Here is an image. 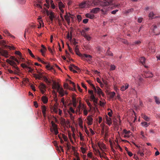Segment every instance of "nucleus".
<instances>
[{"label":"nucleus","mask_w":160,"mask_h":160,"mask_svg":"<svg viewBox=\"0 0 160 160\" xmlns=\"http://www.w3.org/2000/svg\"><path fill=\"white\" fill-rule=\"evenodd\" d=\"M102 1L98 0H94L92 2L88 1H86L79 4L80 8H88L90 5L92 6H106L112 4L113 0H103Z\"/></svg>","instance_id":"f257e3e1"},{"label":"nucleus","mask_w":160,"mask_h":160,"mask_svg":"<svg viewBox=\"0 0 160 160\" xmlns=\"http://www.w3.org/2000/svg\"><path fill=\"white\" fill-rule=\"evenodd\" d=\"M6 62L12 66L13 68L15 69L14 71L10 69H8V71L10 73L14 74L19 75L20 70L19 68L17 67V65L15 62L13 61L10 60L9 59H7L6 60Z\"/></svg>","instance_id":"f03ea898"},{"label":"nucleus","mask_w":160,"mask_h":160,"mask_svg":"<svg viewBox=\"0 0 160 160\" xmlns=\"http://www.w3.org/2000/svg\"><path fill=\"white\" fill-rule=\"evenodd\" d=\"M34 77L40 80H43L48 84H50L52 82L51 80H48L46 76H42L41 75L35 74L34 75Z\"/></svg>","instance_id":"7ed1b4c3"},{"label":"nucleus","mask_w":160,"mask_h":160,"mask_svg":"<svg viewBox=\"0 0 160 160\" xmlns=\"http://www.w3.org/2000/svg\"><path fill=\"white\" fill-rule=\"evenodd\" d=\"M57 90L61 97H62L65 94H68V93L66 91H65L62 88L59 86H58V88Z\"/></svg>","instance_id":"20e7f679"},{"label":"nucleus","mask_w":160,"mask_h":160,"mask_svg":"<svg viewBox=\"0 0 160 160\" xmlns=\"http://www.w3.org/2000/svg\"><path fill=\"white\" fill-rule=\"evenodd\" d=\"M51 124L53 128V130H51V131H52V130H53L54 131L55 134V135H57L58 133V130L57 125L53 121L51 122Z\"/></svg>","instance_id":"39448f33"},{"label":"nucleus","mask_w":160,"mask_h":160,"mask_svg":"<svg viewBox=\"0 0 160 160\" xmlns=\"http://www.w3.org/2000/svg\"><path fill=\"white\" fill-rule=\"evenodd\" d=\"M39 88L42 93V94H44L45 92V91H46V88L45 85L42 83H41L39 86Z\"/></svg>","instance_id":"423d86ee"},{"label":"nucleus","mask_w":160,"mask_h":160,"mask_svg":"<svg viewBox=\"0 0 160 160\" xmlns=\"http://www.w3.org/2000/svg\"><path fill=\"white\" fill-rule=\"evenodd\" d=\"M0 54L6 58H8L9 56L8 52L5 50H2L0 51Z\"/></svg>","instance_id":"0eeeda50"},{"label":"nucleus","mask_w":160,"mask_h":160,"mask_svg":"<svg viewBox=\"0 0 160 160\" xmlns=\"http://www.w3.org/2000/svg\"><path fill=\"white\" fill-rule=\"evenodd\" d=\"M81 33L82 35L88 41L90 40L91 38L89 36L87 35L85 32V30H82L81 32Z\"/></svg>","instance_id":"6e6552de"},{"label":"nucleus","mask_w":160,"mask_h":160,"mask_svg":"<svg viewBox=\"0 0 160 160\" xmlns=\"http://www.w3.org/2000/svg\"><path fill=\"white\" fill-rule=\"evenodd\" d=\"M42 111L43 115L45 118L46 117V112L47 111V108L45 105H43L42 107Z\"/></svg>","instance_id":"1a4fd4ad"},{"label":"nucleus","mask_w":160,"mask_h":160,"mask_svg":"<svg viewBox=\"0 0 160 160\" xmlns=\"http://www.w3.org/2000/svg\"><path fill=\"white\" fill-rule=\"evenodd\" d=\"M53 84L52 85V88L53 89H56L57 90L58 88V86H59L60 87V85L58 83H57L55 81H53Z\"/></svg>","instance_id":"9d476101"},{"label":"nucleus","mask_w":160,"mask_h":160,"mask_svg":"<svg viewBox=\"0 0 160 160\" xmlns=\"http://www.w3.org/2000/svg\"><path fill=\"white\" fill-rule=\"evenodd\" d=\"M82 58H88V60L89 61H91L92 60V56L89 55H88L87 54H84L83 55H82L81 56Z\"/></svg>","instance_id":"9b49d317"},{"label":"nucleus","mask_w":160,"mask_h":160,"mask_svg":"<svg viewBox=\"0 0 160 160\" xmlns=\"http://www.w3.org/2000/svg\"><path fill=\"white\" fill-rule=\"evenodd\" d=\"M97 93L100 96L101 95H102V96H104V93L102 92L101 89L99 87H97Z\"/></svg>","instance_id":"f8f14e48"},{"label":"nucleus","mask_w":160,"mask_h":160,"mask_svg":"<svg viewBox=\"0 0 160 160\" xmlns=\"http://www.w3.org/2000/svg\"><path fill=\"white\" fill-rule=\"evenodd\" d=\"M160 25V23H158L157 24V26L156 25H152L151 27V29L152 30V32H153L154 33H155V30L156 29V28H157V27H159V25Z\"/></svg>","instance_id":"ddd939ff"},{"label":"nucleus","mask_w":160,"mask_h":160,"mask_svg":"<svg viewBox=\"0 0 160 160\" xmlns=\"http://www.w3.org/2000/svg\"><path fill=\"white\" fill-rule=\"evenodd\" d=\"M74 51L76 54L77 55L79 56H81L82 54L80 53V52L79 51V49L78 48V45H76V46H75L74 48Z\"/></svg>","instance_id":"4468645a"},{"label":"nucleus","mask_w":160,"mask_h":160,"mask_svg":"<svg viewBox=\"0 0 160 160\" xmlns=\"http://www.w3.org/2000/svg\"><path fill=\"white\" fill-rule=\"evenodd\" d=\"M105 118L107 121V123L109 126H110L112 123L111 118L108 117L107 116H106Z\"/></svg>","instance_id":"2eb2a0df"},{"label":"nucleus","mask_w":160,"mask_h":160,"mask_svg":"<svg viewBox=\"0 0 160 160\" xmlns=\"http://www.w3.org/2000/svg\"><path fill=\"white\" fill-rule=\"evenodd\" d=\"M99 10L100 8H96L92 9L91 11V12L94 13H96Z\"/></svg>","instance_id":"dca6fc26"},{"label":"nucleus","mask_w":160,"mask_h":160,"mask_svg":"<svg viewBox=\"0 0 160 160\" xmlns=\"http://www.w3.org/2000/svg\"><path fill=\"white\" fill-rule=\"evenodd\" d=\"M42 100L43 103L46 104L48 101V98L45 96H42Z\"/></svg>","instance_id":"f3484780"},{"label":"nucleus","mask_w":160,"mask_h":160,"mask_svg":"<svg viewBox=\"0 0 160 160\" xmlns=\"http://www.w3.org/2000/svg\"><path fill=\"white\" fill-rule=\"evenodd\" d=\"M87 119L88 121V124L89 125H91L92 123V118L90 116L88 117Z\"/></svg>","instance_id":"a211bd4d"},{"label":"nucleus","mask_w":160,"mask_h":160,"mask_svg":"<svg viewBox=\"0 0 160 160\" xmlns=\"http://www.w3.org/2000/svg\"><path fill=\"white\" fill-rule=\"evenodd\" d=\"M155 15L154 14L153 12H151L149 14L148 17L149 18L152 19L153 18H156L158 17H154Z\"/></svg>","instance_id":"6ab92c4d"},{"label":"nucleus","mask_w":160,"mask_h":160,"mask_svg":"<svg viewBox=\"0 0 160 160\" xmlns=\"http://www.w3.org/2000/svg\"><path fill=\"white\" fill-rule=\"evenodd\" d=\"M85 16L87 18L91 19H93L94 17V15L93 14L87 13L85 15Z\"/></svg>","instance_id":"aec40b11"},{"label":"nucleus","mask_w":160,"mask_h":160,"mask_svg":"<svg viewBox=\"0 0 160 160\" xmlns=\"http://www.w3.org/2000/svg\"><path fill=\"white\" fill-rule=\"evenodd\" d=\"M142 117L147 121L148 122L150 120V118L145 115H142Z\"/></svg>","instance_id":"412c9836"},{"label":"nucleus","mask_w":160,"mask_h":160,"mask_svg":"<svg viewBox=\"0 0 160 160\" xmlns=\"http://www.w3.org/2000/svg\"><path fill=\"white\" fill-rule=\"evenodd\" d=\"M58 7L59 9L63 8H64L65 7V5L62 3V2H58Z\"/></svg>","instance_id":"4be33fe9"},{"label":"nucleus","mask_w":160,"mask_h":160,"mask_svg":"<svg viewBox=\"0 0 160 160\" xmlns=\"http://www.w3.org/2000/svg\"><path fill=\"white\" fill-rule=\"evenodd\" d=\"M139 61L142 65H144L145 64V59L144 57H142L139 58Z\"/></svg>","instance_id":"5701e85b"},{"label":"nucleus","mask_w":160,"mask_h":160,"mask_svg":"<svg viewBox=\"0 0 160 160\" xmlns=\"http://www.w3.org/2000/svg\"><path fill=\"white\" fill-rule=\"evenodd\" d=\"M72 103L73 106L74 107H76L77 106L76 99L74 97L72 98Z\"/></svg>","instance_id":"b1692460"},{"label":"nucleus","mask_w":160,"mask_h":160,"mask_svg":"<svg viewBox=\"0 0 160 160\" xmlns=\"http://www.w3.org/2000/svg\"><path fill=\"white\" fill-rule=\"evenodd\" d=\"M154 97L156 103L158 104H160V100L159 98L156 96H154Z\"/></svg>","instance_id":"393cba45"},{"label":"nucleus","mask_w":160,"mask_h":160,"mask_svg":"<svg viewBox=\"0 0 160 160\" xmlns=\"http://www.w3.org/2000/svg\"><path fill=\"white\" fill-rule=\"evenodd\" d=\"M5 47L6 48H8L10 50H14L15 49V48L13 46H10L6 45L5 46Z\"/></svg>","instance_id":"a878e982"},{"label":"nucleus","mask_w":160,"mask_h":160,"mask_svg":"<svg viewBox=\"0 0 160 160\" xmlns=\"http://www.w3.org/2000/svg\"><path fill=\"white\" fill-rule=\"evenodd\" d=\"M46 68L49 70H51L52 71H55L54 69L52 66H51L50 65H48L46 66Z\"/></svg>","instance_id":"bb28decb"},{"label":"nucleus","mask_w":160,"mask_h":160,"mask_svg":"<svg viewBox=\"0 0 160 160\" xmlns=\"http://www.w3.org/2000/svg\"><path fill=\"white\" fill-rule=\"evenodd\" d=\"M108 128L107 127H105L104 133V134L103 135L104 136V137H106L108 136Z\"/></svg>","instance_id":"cd10ccee"},{"label":"nucleus","mask_w":160,"mask_h":160,"mask_svg":"<svg viewBox=\"0 0 160 160\" xmlns=\"http://www.w3.org/2000/svg\"><path fill=\"white\" fill-rule=\"evenodd\" d=\"M36 58V59H37L38 60V61L40 62H41L42 63H43V64H46V62L43 61L39 57H38V56H37L36 58L35 57V58Z\"/></svg>","instance_id":"c85d7f7f"},{"label":"nucleus","mask_w":160,"mask_h":160,"mask_svg":"<svg viewBox=\"0 0 160 160\" xmlns=\"http://www.w3.org/2000/svg\"><path fill=\"white\" fill-rule=\"evenodd\" d=\"M27 52L29 53V55L33 58H35V56L32 53V51L29 49H28Z\"/></svg>","instance_id":"c756f323"},{"label":"nucleus","mask_w":160,"mask_h":160,"mask_svg":"<svg viewBox=\"0 0 160 160\" xmlns=\"http://www.w3.org/2000/svg\"><path fill=\"white\" fill-rule=\"evenodd\" d=\"M10 58L13 60H14V61L17 62L18 63V64L19 63V61L14 56H11L10 57Z\"/></svg>","instance_id":"7c9ffc66"},{"label":"nucleus","mask_w":160,"mask_h":160,"mask_svg":"<svg viewBox=\"0 0 160 160\" xmlns=\"http://www.w3.org/2000/svg\"><path fill=\"white\" fill-rule=\"evenodd\" d=\"M116 95L115 93L114 92H111L109 94L110 97L111 98H114Z\"/></svg>","instance_id":"2f4dec72"},{"label":"nucleus","mask_w":160,"mask_h":160,"mask_svg":"<svg viewBox=\"0 0 160 160\" xmlns=\"http://www.w3.org/2000/svg\"><path fill=\"white\" fill-rule=\"evenodd\" d=\"M70 66L72 67V68H73L75 69L76 70H80V68L78 67L77 66H75L73 64H71L70 65Z\"/></svg>","instance_id":"473e14b6"},{"label":"nucleus","mask_w":160,"mask_h":160,"mask_svg":"<svg viewBox=\"0 0 160 160\" xmlns=\"http://www.w3.org/2000/svg\"><path fill=\"white\" fill-rule=\"evenodd\" d=\"M141 124L142 126H144L146 127H148L150 124L149 123H148L146 122H142Z\"/></svg>","instance_id":"72a5a7b5"},{"label":"nucleus","mask_w":160,"mask_h":160,"mask_svg":"<svg viewBox=\"0 0 160 160\" xmlns=\"http://www.w3.org/2000/svg\"><path fill=\"white\" fill-rule=\"evenodd\" d=\"M46 50V48H42L41 49L40 51L42 53V56H44V53Z\"/></svg>","instance_id":"f704fd0d"},{"label":"nucleus","mask_w":160,"mask_h":160,"mask_svg":"<svg viewBox=\"0 0 160 160\" xmlns=\"http://www.w3.org/2000/svg\"><path fill=\"white\" fill-rule=\"evenodd\" d=\"M92 152H90L87 154V156L90 158H92L93 157L92 156Z\"/></svg>","instance_id":"c9c22d12"},{"label":"nucleus","mask_w":160,"mask_h":160,"mask_svg":"<svg viewBox=\"0 0 160 160\" xmlns=\"http://www.w3.org/2000/svg\"><path fill=\"white\" fill-rule=\"evenodd\" d=\"M70 112H71L73 113H75L74 110H73V108L71 107L69 109V111H68V112L70 114Z\"/></svg>","instance_id":"e433bc0d"},{"label":"nucleus","mask_w":160,"mask_h":160,"mask_svg":"<svg viewBox=\"0 0 160 160\" xmlns=\"http://www.w3.org/2000/svg\"><path fill=\"white\" fill-rule=\"evenodd\" d=\"M116 68V66L114 65H111L110 66V70L113 71L115 70Z\"/></svg>","instance_id":"4c0bfd02"},{"label":"nucleus","mask_w":160,"mask_h":160,"mask_svg":"<svg viewBox=\"0 0 160 160\" xmlns=\"http://www.w3.org/2000/svg\"><path fill=\"white\" fill-rule=\"evenodd\" d=\"M99 154L100 157L101 158H105L106 153L104 152H103L102 154H101L100 152H99Z\"/></svg>","instance_id":"58836bf2"},{"label":"nucleus","mask_w":160,"mask_h":160,"mask_svg":"<svg viewBox=\"0 0 160 160\" xmlns=\"http://www.w3.org/2000/svg\"><path fill=\"white\" fill-rule=\"evenodd\" d=\"M5 33L7 34L8 35L10 36H11V37L13 38H15V37L14 36L12 35L8 31H5Z\"/></svg>","instance_id":"ea45409f"},{"label":"nucleus","mask_w":160,"mask_h":160,"mask_svg":"<svg viewBox=\"0 0 160 160\" xmlns=\"http://www.w3.org/2000/svg\"><path fill=\"white\" fill-rule=\"evenodd\" d=\"M82 107V108H84V105H82V103L80 102L79 103V105L78 107V108L79 110H80V109Z\"/></svg>","instance_id":"a19ab883"},{"label":"nucleus","mask_w":160,"mask_h":160,"mask_svg":"<svg viewBox=\"0 0 160 160\" xmlns=\"http://www.w3.org/2000/svg\"><path fill=\"white\" fill-rule=\"evenodd\" d=\"M55 18L53 13L52 12H51L50 13L49 18Z\"/></svg>","instance_id":"79ce46f5"},{"label":"nucleus","mask_w":160,"mask_h":160,"mask_svg":"<svg viewBox=\"0 0 160 160\" xmlns=\"http://www.w3.org/2000/svg\"><path fill=\"white\" fill-rule=\"evenodd\" d=\"M97 81L98 82L100 83L101 87H102V86L103 85V84H102V83L100 79L99 78H97Z\"/></svg>","instance_id":"37998d69"},{"label":"nucleus","mask_w":160,"mask_h":160,"mask_svg":"<svg viewBox=\"0 0 160 160\" xmlns=\"http://www.w3.org/2000/svg\"><path fill=\"white\" fill-rule=\"evenodd\" d=\"M105 131V128L104 127V126H103L102 127V129L101 130V134L102 135H103L104 134Z\"/></svg>","instance_id":"c03bdc74"},{"label":"nucleus","mask_w":160,"mask_h":160,"mask_svg":"<svg viewBox=\"0 0 160 160\" xmlns=\"http://www.w3.org/2000/svg\"><path fill=\"white\" fill-rule=\"evenodd\" d=\"M107 54L110 56H112L113 54L109 50H108L107 52Z\"/></svg>","instance_id":"a18cd8bd"},{"label":"nucleus","mask_w":160,"mask_h":160,"mask_svg":"<svg viewBox=\"0 0 160 160\" xmlns=\"http://www.w3.org/2000/svg\"><path fill=\"white\" fill-rule=\"evenodd\" d=\"M15 54L18 55L19 56V57H20L21 56H22L21 53L19 51H16L15 52Z\"/></svg>","instance_id":"49530a36"},{"label":"nucleus","mask_w":160,"mask_h":160,"mask_svg":"<svg viewBox=\"0 0 160 160\" xmlns=\"http://www.w3.org/2000/svg\"><path fill=\"white\" fill-rule=\"evenodd\" d=\"M69 68L70 71H72L74 73H77V71L73 69L72 67L71 66H69Z\"/></svg>","instance_id":"de8ad7c7"},{"label":"nucleus","mask_w":160,"mask_h":160,"mask_svg":"<svg viewBox=\"0 0 160 160\" xmlns=\"http://www.w3.org/2000/svg\"><path fill=\"white\" fill-rule=\"evenodd\" d=\"M77 18L79 22L81 21L82 20V17L81 16L79 15H78L77 16Z\"/></svg>","instance_id":"09e8293b"},{"label":"nucleus","mask_w":160,"mask_h":160,"mask_svg":"<svg viewBox=\"0 0 160 160\" xmlns=\"http://www.w3.org/2000/svg\"><path fill=\"white\" fill-rule=\"evenodd\" d=\"M79 134L80 140L82 141H83L84 140V138L82 136V134L81 132H79Z\"/></svg>","instance_id":"8fccbe9b"},{"label":"nucleus","mask_w":160,"mask_h":160,"mask_svg":"<svg viewBox=\"0 0 160 160\" xmlns=\"http://www.w3.org/2000/svg\"><path fill=\"white\" fill-rule=\"evenodd\" d=\"M65 19L66 21H68V20H70V17L68 15L65 16Z\"/></svg>","instance_id":"3c124183"},{"label":"nucleus","mask_w":160,"mask_h":160,"mask_svg":"<svg viewBox=\"0 0 160 160\" xmlns=\"http://www.w3.org/2000/svg\"><path fill=\"white\" fill-rule=\"evenodd\" d=\"M91 86H92V88H93L94 91L95 92H97V89H96V88H95V87L94 86V85L92 84H91Z\"/></svg>","instance_id":"603ef678"},{"label":"nucleus","mask_w":160,"mask_h":160,"mask_svg":"<svg viewBox=\"0 0 160 160\" xmlns=\"http://www.w3.org/2000/svg\"><path fill=\"white\" fill-rule=\"evenodd\" d=\"M66 146H67V149L68 150H70V148H71V145H70V143L69 144L68 143H67V144H66Z\"/></svg>","instance_id":"864d4df0"},{"label":"nucleus","mask_w":160,"mask_h":160,"mask_svg":"<svg viewBox=\"0 0 160 160\" xmlns=\"http://www.w3.org/2000/svg\"><path fill=\"white\" fill-rule=\"evenodd\" d=\"M81 150L82 153L84 154L85 153L86 149L82 147L81 148Z\"/></svg>","instance_id":"5fc2aeb1"},{"label":"nucleus","mask_w":160,"mask_h":160,"mask_svg":"<svg viewBox=\"0 0 160 160\" xmlns=\"http://www.w3.org/2000/svg\"><path fill=\"white\" fill-rule=\"evenodd\" d=\"M18 59L20 60V61H19V63L20 62H23L24 58H22V56L20 57H18Z\"/></svg>","instance_id":"6e6d98bb"},{"label":"nucleus","mask_w":160,"mask_h":160,"mask_svg":"<svg viewBox=\"0 0 160 160\" xmlns=\"http://www.w3.org/2000/svg\"><path fill=\"white\" fill-rule=\"evenodd\" d=\"M21 66L23 68H28V67L24 63H22L21 64Z\"/></svg>","instance_id":"4d7b16f0"},{"label":"nucleus","mask_w":160,"mask_h":160,"mask_svg":"<svg viewBox=\"0 0 160 160\" xmlns=\"http://www.w3.org/2000/svg\"><path fill=\"white\" fill-rule=\"evenodd\" d=\"M51 7L53 9H54L55 8V6L53 3V1L52 0L51 1Z\"/></svg>","instance_id":"13d9d810"},{"label":"nucleus","mask_w":160,"mask_h":160,"mask_svg":"<svg viewBox=\"0 0 160 160\" xmlns=\"http://www.w3.org/2000/svg\"><path fill=\"white\" fill-rule=\"evenodd\" d=\"M68 49H69V52L71 53H73V51L72 50V49L70 47V46H69V44H68Z\"/></svg>","instance_id":"bf43d9fd"},{"label":"nucleus","mask_w":160,"mask_h":160,"mask_svg":"<svg viewBox=\"0 0 160 160\" xmlns=\"http://www.w3.org/2000/svg\"><path fill=\"white\" fill-rule=\"evenodd\" d=\"M33 103H34V106L36 108H38V104L37 102L36 101H34V102Z\"/></svg>","instance_id":"052dcab7"},{"label":"nucleus","mask_w":160,"mask_h":160,"mask_svg":"<svg viewBox=\"0 0 160 160\" xmlns=\"http://www.w3.org/2000/svg\"><path fill=\"white\" fill-rule=\"evenodd\" d=\"M90 98L92 100L94 99H95L96 98L95 96H94L93 94L91 95L90 96Z\"/></svg>","instance_id":"680f3d73"},{"label":"nucleus","mask_w":160,"mask_h":160,"mask_svg":"<svg viewBox=\"0 0 160 160\" xmlns=\"http://www.w3.org/2000/svg\"><path fill=\"white\" fill-rule=\"evenodd\" d=\"M95 105L98 103V99L95 98L93 100Z\"/></svg>","instance_id":"e2e57ef3"},{"label":"nucleus","mask_w":160,"mask_h":160,"mask_svg":"<svg viewBox=\"0 0 160 160\" xmlns=\"http://www.w3.org/2000/svg\"><path fill=\"white\" fill-rule=\"evenodd\" d=\"M88 21V19H85L83 20V22L84 23H87Z\"/></svg>","instance_id":"0e129e2a"},{"label":"nucleus","mask_w":160,"mask_h":160,"mask_svg":"<svg viewBox=\"0 0 160 160\" xmlns=\"http://www.w3.org/2000/svg\"><path fill=\"white\" fill-rule=\"evenodd\" d=\"M97 49L98 51L100 52L102 51V48L98 46L97 47Z\"/></svg>","instance_id":"69168bd1"},{"label":"nucleus","mask_w":160,"mask_h":160,"mask_svg":"<svg viewBox=\"0 0 160 160\" xmlns=\"http://www.w3.org/2000/svg\"><path fill=\"white\" fill-rule=\"evenodd\" d=\"M48 50L49 51H50V52L51 53V54H54V52L52 50L51 48H50L48 47Z\"/></svg>","instance_id":"338daca9"},{"label":"nucleus","mask_w":160,"mask_h":160,"mask_svg":"<svg viewBox=\"0 0 160 160\" xmlns=\"http://www.w3.org/2000/svg\"><path fill=\"white\" fill-rule=\"evenodd\" d=\"M102 81L103 82V83L106 85H108V82L107 81L104 80L103 79H102Z\"/></svg>","instance_id":"774afa93"}]
</instances>
